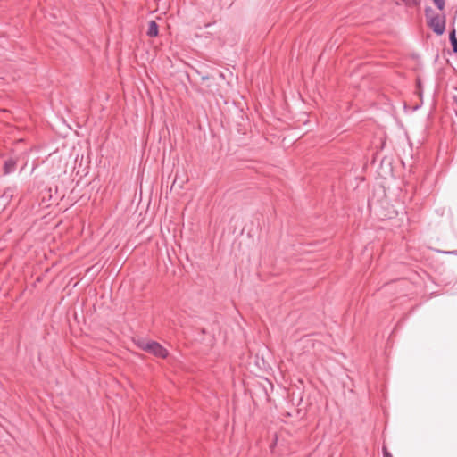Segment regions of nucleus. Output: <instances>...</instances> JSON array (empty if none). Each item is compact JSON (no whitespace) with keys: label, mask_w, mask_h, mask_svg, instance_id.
Instances as JSON below:
<instances>
[{"label":"nucleus","mask_w":457,"mask_h":457,"mask_svg":"<svg viewBox=\"0 0 457 457\" xmlns=\"http://www.w3.org/2000/svg\"><path fill=\"white\" fill-rule=\"evenodd\" d=\"M428 25L435 33L442 35L445 29V17L440 15L429 17Z\"/></svg>","instance_id":"2"},{"label":"nucleus","mask_w":457,"mask_h":457,"mask_svg":"<svg viewBox=\"0 0 457 457\" xmlns=\"http://www.w3.org/2000/svg\"><path fill=\"white\" fill-rule=\"evenodd\" d=\"M435 5L439 9V10H444L445 8V0H433Z\"/></svg>","instance_id":"7"},{"label":"nucleus","mask_w":457,"mask_h":457,"mask_svg":"<svg viewBox=\"0 0 457 457\" xmlns=\"http://www.w3.org/2000/svg\"><path fill=\"white\" fill-rule=\"evenodd\" d=\"M138 345L142 350L158 358L165 359L169 354L168 350L156 341L141 342Z\"/></svg>","instance_id":"1"},{"label":"nucleus","mask_w":457,"mask_h":457,"mask_svg":"<svg viewBox=\"0 0 457 457\" xmlns=\"http://www.w3.org/2000/svg\"><path fill=\"white\" fill-rule=\"evenodd\" d=\"M408 6H413L420 4V0H401Z\"/></svg>","instance_id":"8"},{"label":"nucleus","mask_w":457,"mask_h":457,"mask_svg":"<svg viewBox=\"0 0 457 457\" xmlns=\"http://www.w3.org/2000/svg\"><path fill=\"white\" fill-rule=\"evenodd\" d=\"M450 41L453 46V51L457 53V38L455 37V31H452L450 34Z\"/></svg>","instance_id":"5"},{"label":"nucleus","mask_w":457,"mask_h":457,"mask_svg":"<svg viewBox=\"0 0 457 457\" xmlns=\"http://www.w3.org/2000/svg\"><path fill=\"white\" fill-rule=\"evenodd\" d=\"M15 168H16V161L12 158H9L4 162V173L5 175L10 174L15 170Z\"/></svg>","instance_id":"3"},{"label":"nucleus","mask_w":457,"mask_h":457,"mask_svg":"<svg viewBox=\"0 0 457 457\" xmlns=\"http://www.w3.org/2000/svg\"><path fill=\"white\" fill-rule=\"evenodd\" d=\"M431 12V10H428V9L426 10V15H427V17H428V14H429V12Z\"/></svg>","instance_id":"11"},{"label":"nucleus","mask_w":457,"mask_h":457,"mask_svg":"<svg viewBox=\"0 0 457 457\" xmlns=\"http://www.w3.org/2000/svg\"><path fill=\"white\" fill-rule=\"evenodd\" d=\"M176 181H177V179H174V181H173V183H172L171 189L175 187V185H176Z\"/></svg>","instance_id":"10"},{"label":"nucleus","mask_w":457,"mask_h":457,"mask_svg":"<svg viewBox=\"0 0 457 457\" xmlns=\"http://www.w3.org/2000/svg\"><path fill=\"white\" fill-rule=\"evenodd\" d=\"M147 35L155 37L158 35V25L154 21H151L148 25Z\"/></svg>","instance_id":"4"},{"label":"nucleus","mask_w":457,"mask_h":457,"mask_svg":"<svg viewBox=\"0 0 457 457\" xmlns=\"http://www.w3.org/2000/svg\"><path fill=\"white\" fill-rule=\"evenodd\" d=\"M382 452H383V457H393L386 445H383Z\"/></svg>","instance_id":"9"},{"label":"nucleus","mask_w":457,"mask_h":457,"mask_svg":"<svg viewBox=\"0 0 457 457\" xmlns=\"http://www.w3.org/2000/svg\"><path fill=\"white\" fill-rule=\"evenodd\" d=\"M416 93L420 96V97L422 96V85H421V79L420 78L416 79Z\"/></svg>","instance_id":"6"}]
</instances>
